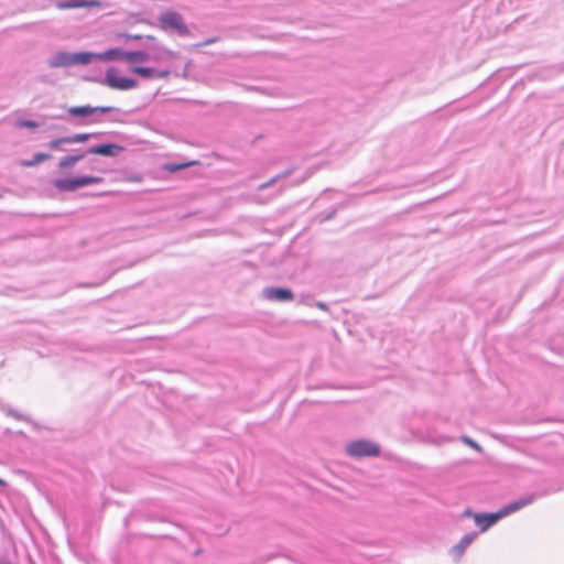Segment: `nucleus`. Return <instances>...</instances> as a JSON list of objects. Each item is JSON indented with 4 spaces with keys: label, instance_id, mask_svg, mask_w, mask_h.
I'll use <instances>...</instances> for the list:
<instances>
[{
    "label": "nucleus",
    "instance_id": "nucleus-26",
    "mask_svg": "<svg viewBox=\"0 0 564 564\" xmlns=\"http://www.w3.org/2000/svg\"><path fill=\"white\" fill-rule=\"evenodd\" d=\"M272 182H273V181L268 182V184H263V185H261V186H260V188H264L265 186L271 185V183H272Z\"/></svg>",
    "mask_w": 564,
    "mask_h": 564
},
{
    "label": "nucleus",
    "instance_id": "nucleus-6",
    "mask_svg": "<svg viewBox=\"0 0 564 564\" xmlns=\"http://www.w3.org/2000/svg\"><path fill=\"white\" fill-rule=\"evenodd\" d=\"M108 86L115 89L129 90L138 87V82L133 78L122 76L116 69L108 70Z\"/></svg>",
    "mask_w": 564,
    "mask_h": 564
},
{
    "label": "nucleus",
    "instance_id": "nucleus-4",
    "mask_svg": "<svg viewBox=\"0 0 564 564\" xmlns=\"http://www.w3.org/2000/svg\"><path fill=\"white\" fill-rule=\"evenodd\" d=\"M160 24L162 29H174L181 35L188 34V29L186 28L181 14L176 12H165L160 17Z\"/></svg>",
    "mask_w": 564,
    "mask_h": 564
},
{
    "label": "nucleus",
    "instance_id": "nucleus-5",
    "mask_svg": "<svg viewBox=\"0 0 564 564\" xmlns=\"http://www.w3.org/2000/svg\"><path fill=\"white\" fill-rule=\"evenodd\" d=\"M130 70H131V73L139 75L145 79H153V78L165 79L171 75V68L167 66L162 67V68L161 67H148V66H132Z\"/></svg>",
    "mask_w": 564,
    "mask_h": 564
},
{
    "label": "nucleus",
    "instance_id": "nucleus-27",
    "mask_svg": "<svg viewBox=\"0 0 564 564\" xmlns=\"http://www.w3.org/2000/svg\"><path fill=\"white\" fill-rule=\"evenodd\" d=\"M147 39L153 41L155 37L153 35H148Z\"/></svg>",
    "mask_w": 564,
    "mask_h": 564
},
{
    "label": "nucleus",
    "instance_id": "nucleus-2",
    "mask_svg": "<svg viewBox=\"0 0 564 564\" xmlns=\"http://www.w3.org/2000/svg\"><path fill=\"white\" fill-rule=\"evenodd\" d=\"M346 453L352 457L378 456L380 447L370 441L357 440L347 444Z\"/></svg>",
    "mask_w": 564,
    "mask_h": 564
},
{
    "label": "nucleus",
    "instance_id": "nucleus-1",
    "mask_svg": "<svg viewBox=\"0 0 564 564\" xmlns=\"http://www.w3.org/2000/svg\"><path fill=\"white\" fill-rule=\"evenodd\" d=\"M122 57L124 61H127L130 64L143 63V62H147L150 59H153L156 63H163L167 59L175 58L176 54L173 51L160 47V48H158V51L154 55H151L143 51H132V52H124L122 54Z\"/></svg>",
    "mask_w": 564,
    "mask_h": 564
},
{
    "label": "nucleus",
    "instance_id": "nucleus-17",
    "mask_svg": "<svg viewBox=\"0 0 564 564\" xmlns=\"http://www.w3.org/2000/svg\"><path fill=\"white\" fill-rule=\"evenodd\" d=\"M83 158V155H69V156H66L64 159H62L58 163V166L61 169H67V167H72L74 166L80 159Z\"/></svg>",
    "mask_w": 564,
    "mask_h": 564
},
{
    "label": "nucleus",
    "instance_id": "nucleus-28",
    "mask_svg": "<svg viewBox=\"0 0 564 564\" xmlns=\"http://www.w3.org/2000/svg\"><path fill=\"white\" fill-rule=\"evenodd\" d=\"M213 42H215V40H208L204 44H209V43H213Z\"/></svg>",
    "mask_w": 564,
    "mask_h": 564
},
{
    "label": "nucleus",
    "instance_id": "nucleus-19",
    "mask_svg": "<svg viewBox=\"0 0 564 564\" xmlns=\"http://www.w3.org/2000/svg\"><path fill=\"white\" fill-rule=\"evenodd\" d=\"M64 143H68V140H67V137L65 138H59V139H56V140H52L50 143H48V147L53 150H58L59 147Z\"/></svg>",
    "mask_w": 564,
    "mask_h": 564
},
{
    "label": "nucleus",
    "instance_id": "nucleus-20",
    "mask_svg": "<svg viewBox=\"0 0 564 564\" xmlns=\"http://www.w3.org/2000/svg\"><path fill=\"white\" fill-rule=\"evenodd\" d=\"M120 152H123L122 147L108 143V156L117 155Z\"/></svg>",
    "mask_w": 564,
    "mask_h": 564
},
{
    "label": "nucleus",
    "instance_id": "nucleus-18",
    "mask_svg": "<svg viewBox=\"0 0 564 564\" xmlns=\"http://www.w3.org/2000/svg\"><path fill=\"white\" fill-rule=\"evenodd\" d=\"M89 134L87 133H79L72 137H67L68 143H82L86 142L89 139Z\"/></svg>",
    "mask_w": 564,
    "mask_h": 564
},
{
    "label": "nucleus",
    "instance_id": "nucleus-22",
    "mask_svg": "<svg viewBox=\"0 0 564 564\" xmlns=\"http://www.w3.org/2000/svg\"><path fill=\"white\" fill-rule=\"evenodd\" d=\"M463 441L470 447L475 448L476 451H481V447L475 441L470 440L469 437H463Z\"/></svg>",
    "mask_w": 564,
    "mask_h": 564
},
{
    "label": "nucleus",
    "instance_id": "nucleus-21",
    "mask_svg": "<svg viewBox=\"0 0 564 564\" xmlns=\"http://www.w3.org/2000/svg\"><path fill=\"white\" fill-rule=\"evenodd\" d=\"M88 153H96V154H102L106 155V143L90 148L88 150Z\"/></svg>",
    "mask_w": 564,
    "mask_h": 564
},
{
    "label": "nucleus",
    "instance_id": "nucleus-29",
    "mask_svg": "<svg viewBox=\"0 0 564 564\" xmlns=\"http://www.w3.org/2000/svg\"><path fill=\"white\" fill-rule=\"evenodd\" d=\"M318 306H319L321 308H325V305H324V304H318Z\"/></svg>",
    "mask_w": 564,
    "mask_h": 564
},
{
    "label": "nucleus",
    "instance_id": "nucleus-24",
    "mask_svg": "<svg viewBox=\"0 0 564 564\" xmlns=\"http://www.w3.org/2000/svg\"><path fill=\"white\" fill-rule=\"evenodd\" d=\"M127 36L132 40H141L143 37L141 34H129Z\"/></svg>",
    "mask_w": 564,
    "mask_h": 564
},
{
    "label": "nucleus",
    "instance_id": "nucleus-3",
    "mask_svg": "<svg viewBox=\"0 0 564 564\" xmlns=\"http://www.w3.org/2000/svg\"><path fill=\"white\" fill-rule=\"evenodd\" d=\"M101 181L102 177L82 176L77 178L56 180L54 185L59 191L72 192L89 184L100 183Z\"/></svg>",
    "mask_w": 564,
    "mask_h": 564
},
{
    "label": "nucleus",
    "instance_id": "nucleus-10",
    "mask_svg": "<svg viewBox=\"0 0 564 564\" xmlns=\"http://www.w3.org/2000/svg\"><path fill=\"white\" fill-rule=\"evenodd\" d=\"M98 3V0H68L61 1L56 4V7L61 10L73 9L79 7H91Z\"/></svg>",
    "mask_w": 564,
    "mask_h": 564
},
{
    "label": "nucleus",
    "instance_id": "nucleus-14",
    "mask_svg": "<svg viewBox=\"0 0 564 564\" xmlns=\"http://www.w3.org/2000/svg\"><path fill=\"white\" fill-rule=\"evenodd\" d=\"M51 155L46 153H36L31 160L22 161L21 165L23 167L34 166L43 161L50 160Z\"/></svg>",
    "mask_w": 564,
    "mask_h": 564
},
{
    "label": "nucleus",
    "instance_id": "nucleus-11",
    "mask_svg": "<svg viewBox=\"0 0 564 564\" xmlns=\"http://www.w3.org/2000/svg\"><path fill=\"white\" fill-rule=\"evenodd\" d=\"M72 65V54L59 52L50 59L51 67H66Z\"/></svg>",
    "mask_w": 564,
    "mask_h": 564
},
{
    "label": "nucleus",
    "instance_id": "nucleus-13",
    "mask_svg": "<svg viewBox=\"0 0 564 564\" xmlns=\"http://www.w3.org/2000/svg\"><path fill=\"white\" fill-rule=\"evenodd\" d=\"M198 164H199L198 161H187V162H183V163H180V164H173V163L165 164L163 166V169L165 171H167V172L174 173V172H177V171L191 167V166H195V165H198Z\"/></svg>",
    "mask_w": 564,
    "mask_h": 564
},
{
    "label": "nucleus",
    "instance_id": "nucleus-16",
    "mask_svg": "<svg viewBox=\"0 0 564 564\" xmlns=\"http://www.w3.org/2000/svg\"><path fill=\"white\" fill-rule=\"evenodd\" d=\"M93 54L90 53H75V54H72V65H75V64H88L91 58H93Z\"/></svg>",
    "mask_w": 564,
    "mask_h": 564
},
{
    "label": "nucleus",
    "instance_id": "nucleus-25",
    "mask_svg": "<svg viewBox=\"0 0 564 564\" xmlns=\"http://www.w3.org/2000/svg\"><path fill=\"white\" fill-rule=\"evenodd\" d=\"M0 486H7V481L0 478Z\"/></svg>",
    "mask_w": 564,
    "mask_h": 564
},
{
    "label": "nucleus",
    "instance_id": "nucleus-15",
    "mask_svg": "<svg viewBox=\"0 0 564 564\" xmlns=\"http://www.w3.org/2000/svg\"><path fill=\"white\" fill-rule=\"evenodd\" d=\"M475 539V534H467L465 535L460 542L454 547V551L458 556H462L465 552L466 547L473 542Z\"/></svg>",
    "mask_w": 564,
    "mask_h": 564
},
{
    "label": "nucleus",
    "instance_id": "nucleus-23",
    "mask_svg": "<svg viewBox=\"0 0 564 564\" xmlns=\"http://www.w3.org/2000/svg\"><path fill=\"white\" fill-rule=\"evenodd\" d=\"M21 127H28V128H36L37 127V123L34 122V121H23L21 123Z\"/></svg>",
    "mask_w": 564,
    "mask_h": 564
},
{
    "label": "nucleus",
    "instance_id": "nucleus-7",
    "mask_svg": "<svg viewBox=\"0 0 564 564\" xmlns=\"http://www.w3.org/2000/svg\"><path fill=\"white\" fill-rule=\"evenodd\" d=\"M264 295L270 301H292L294 295L292 291L288 289H280V288H267L264 290Z\"/></svg>",
    "mask_w": 564,
    "mask_h": 564
},
{
    "label": "nucleus",
    "instance_id": "nucleus-12",
    "mask_svg": "<svg viewBox=\"0 0 564 564\" xmlns=\"http://www.w3.org/2000/svg\"><path fill=\"white\" fill-rule=\"evenodd\" d=\"M96 110H98V108H91V107L85 106V107H72L68 109V112L75 117H87V116L93 115ZM99 110L106 111V108H99Z\"/></svg>",
    "mask_w": 564,
    "mask_h": 564
},
{
    "label": "nucleus",
    "instance_id": "nucleus-8",
    "mask_svg": "<svg viewBox=\"0 0 564 564\" xmlns=\"http://www.w3.org/2000/svg\"><path fill=\"white\" fill-rule=\"evenodd\" d=\"M503 518L501 512L498 511L496 513H485V514H475L474 520L477 525L480 527L481 531H486L492 524H495L499 519Z\"/></svg>",
    "mask_w": 564,
    "mask_h": 564
},
{
    "label": "nucleus",
    "instance_id": "nucleus-9",
    "mask_svg": "<svg viewBox=\"0 0 564 564\" xmlns=\"http://www.w3.org/2000/svg\"><path fill=\"white\" fill-rule=\"evenodd\" d=\"M534 500V497L533 496H528V497H523L517 501H513L509 505H507L506 507H503L500 512L502 514V517H506L512 512H516L529 505H531Z\"/></svg>",
    "mask_w": 564,
    "mask_h": 564
}]
</instances>
